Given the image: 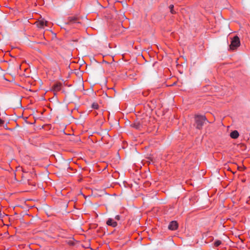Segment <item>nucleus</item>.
I'll list each match as a JSON object with an SVG mask.
<instances>
[{
    "mask_svg": "<svg viewBox=\"0 0 250 250\" xmlns=\"http://www.w3.org/2000/svg\"><path fill=\"white\" fill-rule=\"evenodd\" d=\"M195 121L196 128L198 129L202 128L203 125L206 121V117L203 115H197L195 117Z\"/></svg>",
    "mask_w": 250,
    "mask_h": 250,
    "instance_id": "f257e3e1",
    "label": "nucleus"
},
{
    "mask_svg": "<svg viewBox=\"0 0 250 250\" xmlns=\"http://www.w3.org/2000/svg\"><path fill=\"white\" fill-rule=\"evenodd\" d=\"M230 40V44L229 47H239L240 45V40L239 38L235 35L233 37H229Z\"/></svg>",
    "mask_w": 250,
    "mask_h": 250,
    "instance_id": "f03ea898",
    "label": "nucleus"
},
{
    "mask_svg": "<svg viewBox=\"0 0 250 250\" xmlns=\"http://www.w3.org/2000/svg\"><path fill=\"white\" fill-rule=\"evenodd\" d=\"M67 24H76L78 25L81 23L79 21V19L76 17H69L67 18Z\"/></svg>",
    "mask_w": 250,
    "mask_h": 250,
    "instance_id": "7ed1b4c3",
    "label": "nucleus"
},
{
    "mask_svg": "<svg viewBox=\"0 0 250 250\" xmlns=\"http://www.w3.org/2000/svg\"><path fill=\"white\" fill-rule=\"evenodd\" d=\"M106 224L107 226L113 228H116L118 225L117 222L113 218H109L107 220Z\"/></svg>",
    "mask_w": 250,
    "mask_h": 250,
    "instance_id": "20e7f679",
    "label": "nucleus"
},
{
    "mask_svg": "<svg viewBox=\"0 0 250 250\" xmlns=\"http://www.w3.org/2000/svg\"><path fill=\"white\" fill-rule=\"evenodd\" d=\"M178 228V224L176 221H171L168 227V228L172 230H176Z\"/></svg>",
    "mask_w": 250,
    "mask_h": 250,
    "instance_id": "39448f33",
    "label": "nucleus"
},
{
    "mask_svg": "<svg viewBox=\"0 0 250 250\" xmlns=\"http://www.w3.org/2000/svg\"><path fill=\"white\" fill-rule=\"evenodd\" d=\"M48 21L44 19H42L40 20L39 21V23L38 24V26L39 28H44L45 26H47Z\"/></svg>",
    "mask_w": 250,
    "mask_h": 250,
    "instance_id": "423d86ee",
    "label": "nucleus"
},
{
    "mask_svg": "<svg viewBox=\"0 0 250 250\" xmlns=\"http://www.w3.org/2000/svg\"><path fill=\"white\" fill-rule=\"evenodd\" d=\"M239 135L237 130H234L230 133V136L233 139H237L239 137Z\"/></svg>",
    "mask_w": 250,
    "mask_h": 250,
    "instance_id": "0eeeda50",
    "label": "nucleus"
},
{
    "mask_svg": "<svg viewBox=\"0 0 250 250\" xmlns=\"http://www.w3.org/2000/svg\"><path fill=\"white\" fill-rule=\"evenodd\" d=\"M81 42L79 39L76 38L72 40L70 42V44L71 45H79V43Z\"/></svg>",
    "mask_w": 250,
    "mask_h": 250,
    "instance_id": "6e6552de",
    "label": "nucleus"
},
{
    "mask_svg": "<svg viewBox=\"0 0 250 250\" xmlns=\"http://www.w3.org/2000/svg\"><path fill=\"white\" fill-rule=\"evenodd\" d=\"M132 127L137 129H139L141 128V125L139 123H134L132 125Z\"/></svg>",
    "mask_w": 250,
    "mask_h": 250,
    "instance_id": "1a4fd4ad",
    "label": "nucleus"
},
{
    "mask_svg": "<svg viewBox=\"0 0 250 250\" xmlns=\"http://www.w3.org/2000/svg\"><path fill=\"white\" fill-rule=\"evenodd\" d=\"M222 243V242L220 240H215L214 242V246L215 247H217L219 246Z\"/></svg>",
    "mask_w": 250,
    "mask_h": 250,
    "instance_id": "9d476101",
    "label": "nucleus"
},
{
    "mask_svg": "<svg viewBox=\"0 0 250 250\" xmlns=\"http://www.w3.org/2000/svg\"><path fill=\"white\" fill-rule=\"evenodd\" d=\"M170 11L171 14H175L176 12L174 10V5L173 4H171L169 6Z\"/></svg>",
    "mask_w": 250,
    "mask_h": 250,
    "instance_id": "9b49d317",
    "label": "nucleus"
},
{
    "mask_svg": "<svg viewBox=\"0 0 250 250\" xmlns=\"http://www.w3.org/2000/svg\"><path fill=\"white\" fill-rule=\"evenodd\" d=\"M92 107L94 109H98L99 107V105L96 103H94L92 105Z\"/></svg>",
    "mask_w": 250,
    "mask_h": 250,
    "instance_id": "f8f14e48",
    "label": "nucleus"
},
{
    "mask_svg": "<svg viewBox=\"0 0 250 250\" xmlns=\"http://www.w3.org/2000/svg\"><path fill=\"white\" fill-rule=\"evenodd\" d=\"M114 219L116 221H119L121 219V216L119 215H116Z\"/></svg>",
    "mask_w": 250,
    "mask_h": 250,
    "instance_id": "ddd939ff",
    "label": "nucleus"
},
{
    "mask_svg": "<svg viewBox=\"0 0 250 250\" xmlns=\"http://www.w3.org/2000/svg\"><path fill=\"white\" fill-rule=\"evenodd\" d=\"M4 123V121L0 118V126L2 125Z\"/></svg>",
    "mask_w": 250,
    "mask_h": 250,
    "instance_id": "4468645a",
    "label": "nucleus"
},
{
    "mask_svg": "<svg viewBox=\"0 0 250 250\" xmlns=\"http://www.w3.org/2000/svg\"><path fill=\"white\" fill-rule=\"evenodd\" d=\"M55 88L56 90H59L60 89V86L57 85L55 86Z\"/></svg>",
    "mask_w": 250,
    "mask_h": 250,
    "instance_id": "2eb2a0df",
    "label": "nucleus"
},
{
    "mask_svg": "<svg viewBox=\"0 0 250 250\" xmlns=\"http://www.w3.org/2000/svg\"><path fill=\"white\" fill-rule=\"evenodd\" d=\"M236 48H231V47H230L229 48V50H234V49H235Z\"/></svg>",
    "mask_w": 250,
    "mask_h": 250,
    "instance_id": "dca6fc26",
    "label": "nucleus"
}]
</instances>
